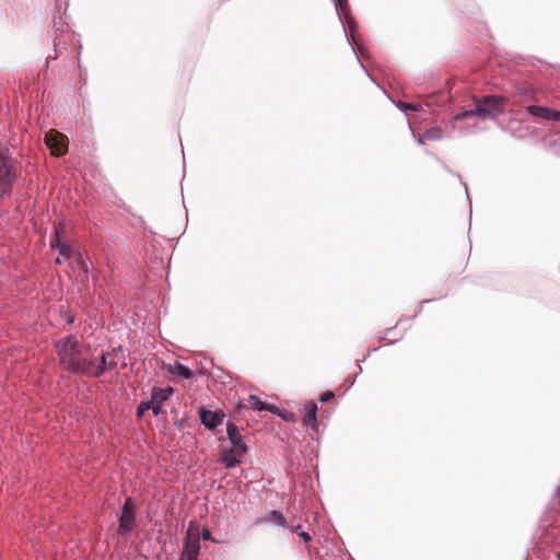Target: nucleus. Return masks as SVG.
<instances>
[{"label":"nucleus","mask_w":560,"mask_h":560,"mask_svg":"<svg viewBox=\"0 0 560 560\" xmlns=\"http://www.w3.org/2000/svg\"><path fill=\"white\" fill-rule=\"evenodd\" d=\"M506 98L499 95H487L476 98V107L457 112L453 119L459 121L470 117L497 119L505 109Z\"/></svg>","instance_id":"nucleus-1"},{"label":"nucleus","mask_w":560,"mask_h":560,"mask_svg":"<svg viewBox=\"0 0 560 560\" xmlns=\"http://www.w3.org/2000/svg\"><path fill=\"white\" fill-rule=\"evenodd\" d=\"M20 176L19 162L11 154L10 150L3 145L0 147V188L1 196L10 195L14 183Z\"/></svg>","instance_id":"nucleus-2"},{"label":"nucleus","mask_w":560,"mask_h":560,"mask_svg":"<svg viewBox=\"0 0 560 560\" xmlns=\"http://www.w3.org/2000/svg\"><path fill=\"white\" fill-rule=\"evenodd\" d=\"M332 1L335 4V10L338 15V19L342 24V30H343L345 36L347 38V42L349 43L350 46H352L351 40H353L355 43L353 33L357 30L358 25H357L354 18L351 14V11H350L349 4H348V0H332ZM351 48L354 51V48L353 47H351Z\"/></svg>","instance_id":"nucleus-3"},{"label":"nucleus","mask_w":560,"mask_h":560,"mask_svg":"<svg viewBox=\"0 0 560 560\" xmlns=\"http://www.w3.org/2000/svg\"><path fill=\"white\" fill-rule=\"evenodd\" d=\"M174 393L172 386L152 388L151 399L145 402V408L151 410L154 416H159L162 412V405Z\"/></svg>","instance_id":"nucleus-4"},{"label":"nucleus","mask_w":560,"mask_h":560,"mask_svg":"<svg viewBox=\"0 0 560 560\" xmlns=\"http://www.w3.org/2000/svg\"><path fill=\"white\" fill-rule=\"evenodd\" d=\"M136 522L135 506L130 498H127L121 506L118 517V533L128 534L133 529Z\"/></svg>","instance_id":"nucleus-5"},{"label":"nucleus","mask_w":560,"mask_h":560,"mask_svg":"<svg viewBox=\"0 0 560 560\" xmlns=\"http://www.w3.org/2000/svg\"><path fill=\"white\" fill-rule=\"evenodd\" d=\"M45 142L47 147L51 150V154L56 156L63 155L68 150L67 137L57 131H50L46 133Z\"/></svg>","instance_id":"nucleus-6"},{"label":"nucleus","mask_w":560,"mask_h":560,"mask_svg":"<svg viewBox=\"0 0 560 560\" xmlns=\"http://www.w3.org/2000/svg\"><path fill=\"white\" fill-rule=\"evenodd\" d=\"M226 435L233 445V450H236L237 454L243 455L247 452V445L244 442V436L241 434L238 427L232 421H229L226 424Z\"/></svg>","instance_id":"nucleus-7"},{"label":"nucleus","mask_w":560,"mask_h":560,"mask_svg":"<svg viewBox=\"0 0 560 560\" xmlns=\"http://www.w3.org/2000/svg\"><path fill=\"white\" fill-rule=\"evenodd\" d=\"M199 416L201 423L208 430L218 428L223 421V415L217 411L207 409L206 407L199 408Z\"/></svg>","instance_id":"nucleus-8"},{"label":"nucleus","mask_w":560,"mask_h":560,"mask_svg":"<svg viewBox=\"0 0 560 560\" xmlns=\"http://www.w3.org/2000/svg\"><path fill=\"white\" fill-rule=\"evenodd\" d=\"M526 112L535 118L560 121V112L544 106L528 105Z\"/></svg>","instance_id":"nucleus-9"},{"label":"nucleus","mask_w":560,"mask_h":560,"mask_svg":"<svg viewBox=\"0 0 560 560\" xmlns=\"http://www.w3.org/2000/svg\"><path fill=\"white\" fill-rule=\"evenodd\" d=\"M117 361L109 358V355L102 351V353L96 359V370L94 373V377H100L104 375L106 372L113 371L117 368Z\"/></svg>","instance_id":"nucleus-10"},{"label":"nucleus","mask_w":560,"mask_h":560,"mask_svg":"<svg viewBox=\"0 0 560 560\" xmlns=\"http://www.w3.org/2000/svg\"><path fill=\"white\" fill-rule=\"evenodd\" d=\"M75 347H79V340L74 336L61 338L57 340L55 343V348L59 359L68 354V352L75 350Z\"/></svg>","instance_id":"nucleus-11"},{"label":"nucleus","mask_w":560,"mask_h":560,"mask_svg":"<svg viewBox=\"0 0 560 560\" xmlns=\"http://www.w3.org/2000/svg\"><path fill=\"white\" fill-rule=\"evenodd\" d=\"M317 405L314 401H307L303 408V423L312 429L317 428Z\"/></svg>","instance_id":"nucleus-12"},{"label":"nucleus","mask_w":560,"mask_h":560,"mask_svg":"<svg viewBox=\"0 0 560 560\" xmlns=\"http://www.w3.org/2000/svg\"><path fill=\"white\" fill-rule=\"evenodd\" d=\"M95 370L96 360L80 357L79 360H77L75 370H73L72 373L94 377Z\"/></svg>","instance_id":"nucleus-13"},{"label":"nucleus","mask_w":560,"mask_h":560,"mask_svg":"<svg viewBox=\"0 0 560 560\" xmlns=\"http://www.w3.org/2000/svg\"><path fill=\"white\" fill-rule=\"evenodd\" d=\"M237 455L238 454H237L236 450L224 448L220 453L219 459L222 464H224V466L226 468H233L241 463V460L237 458Z\"/></svg>","instance_id":"nucleus-14"},{"label":"nucleus","mask_w":560,"mask_h":560,"mask_svg":"<svg viewBox=\"0 0 560 560\" xmlns=\"http://www.w3.org/2000/svg\"><path fill=\"white\" fill-rule=\"evenodd\" d=\"M79 358L80 350L79 347H75V350L68 352V354L60 358L59 362L65 370L72 373L73 370H75L77 360H79Z\"/></svg>","instance_id":"nucleus-15"},{"label":"nucleus","mask_w":560,"mask_h":560,"mask_svg":"<svg viewBox=\"0 0 560 560\" xmlns=\"http://www.w3.org/2000/svg\"><path fill=\"white\" fill-rule=\"evenodd\" d=\"M168 371L170 373L185 380H189L192 377L191 370L180 362H175L173 365H170Z\"/></svg>","instance_id":"nucleus-16"},{"label":"nucleus","mask_w":560,"mask_h":560,"mask_svg":"<svg viewBox=\"0 0 560 560\" xmlns=\"http://www.w3.org/2000/svg\"><path fill=\"white\" fill-rule=\"evenodd\" d=\"M73 258H74V261H75V264H77L78 268H79L82 272H84V273H89L90 268H91V266H92V261L90 260V258H89V257H86V256H85L82 252H80V250H77V252L74 253Z\"/></svg>","instance_id":"nucleus-17"},{"label":"nucleus","mask_w":560,"mask_h":560,"mask_svg":"<svg viewBox=\"0 0 560 560\" xmlns=\"http://www.w3.org/2000/svg\"><path fill=\"white\" fill-rule=\"evenodd\" d=\"M184 541L195 542L196 545H200V536H199V529L194 525L191 522L186 530V535L184 538Z\"/></svg>","instance_id":"nucleus-18"},{"label":"nucleus","mask_w":560,"mask_h":560,"mask_svg":"<svg viewBox=\"0 0 560 560\" xmlns=\"http://www.w3.org/2000/svg\"><path fill=\"white\" fill-rule=\"evenodd\" d=\"M199 551L200 545H196V541H184L183 550L180 551V553L185 556L188 553L190 557L198 559Z\"/></svg>","instance_id":"nucleus-19"},{"label":"nucleus","mask_w":560,"mask_h":560,"mask_svg":"<svg viewBox=\"0 0 560 560\" xmlns=\"http://www.w3.org/2000/svg\"><path fill=\"white\" fill-rule=\"evenodd\" d=\"M424 138L428 141H438L443 138V130L440 127H432L424 131Z\"/></svg>","instance_id":"nucleus-20"},{"label":"nucleus","mask_w":560,"mask_h":560,"mask_svg":"<svg viewBox=\"0 0 560 560\" xmlns=\"http://www.w3.org/2000/svg\"><path fill=\"white\" fill-rule=\"evenodd\" d=\"M248 405L252 409L262 411L266 408V404L256 395H249Z\"/></svg>","instance_id":"nucleus-21"},{"label":"nucleus","mask_w":560,"mask_h":560,"mask_svg":"<svg viewBox=\"0 0 560 560\" xmlns=\"http://www.w3.org/2000/svg\"><path fill=\"white\" fill-rule=\"evenodd\" d=\"M268 520L281 527L287 526V521L280 511L273 510L269 513Z\"/></svg>","instance_id":"nucleus-22"},{"label":"nucleus","mask_w":560,"mask_h":560,"mask_svg":"<svg viewBox=\"0 0 560 560\" xmlns=\"http://www.w3.org/2000/svg\"><path fill=\"white\" fill-rule=\"evenodd\" d=\"M58 252L63 260H68L73 258L77 250H73L72 247L68 244H60Z\"/></svg>","instance_id":"nucleus-23"},{"label":"nucleus","mask_w":560,"mask_h":560,"mask_svg":"<svg viewBox=\"0 0 560 560\" xmlns=\"http://www.w3.org/2000/svg\"><path fill=\"white\" fill-rule=\"evenodd\" d=\"M61 233H62V228L61 226H57L55 229V233H54V236L51 237L50 240V246L51 248H57L59 249V246L60 244H65L62 242V238H61Z\"/></svg>","instance_id":"nucleus-24"},{"label":"nucleus","mask_w":560,"mask_h":560,"mask_svg":"<svg viewBox=\"0 0 560 560\" xmlns=\"http://www.w3.org/2000/svg\"><path fill=\"white\" fill-rule=\"evenodd\" d=\"M282 420L287 422H294L296 420V416L294 412L288 411L285 409H280V411L277 413Z\"/></svg>","instance_id":"nucleus-25"},{"label":"nucleus","mask_w":560,"mask_h":560,"mask_svg":"<svg viewBox=\"0 0 560 560\" xmlns=\"http://www.w3.org/2000/svg\"><path fill=\"white\" fill-rule=\"evenodd\" d=\"M397 107L404 113L408 114V112H416L418 106L415 103H400Z\"/></svg>","instance_id":"nucleus-26"},{"label":"nucleus","mask_w":560,"mask_h":560,"mask_svg":"<svg viewBox=\"0 0 560 560\" xmlns=\"http://www.w3.org/2000/svg\"><path fill=\"white\" fill-rule=\"evenodd\" d=\"M334 397H335L334 392H331V390H326V392H324V393L319 396V401H320L322 404H325V402H328L329 400H331Z\"/></svg>","instance_id":"nucleus-27"},{"label":"nucleus","mask_w":560,"mask_h":560,"mask_svg":"<svg viewBox=\"0 0 560 560\" xmlns=\"http://www.w3.org/2000/svg\"><path fill=\"white\" fill-rule=\"evenodd\" d=\"M200 536V539L202 540H212L213 542H218L215 539L212 538V535H211V532L209 528L205 527L201 532V534H199Z\"/></svg>","instance_id":"nucleus-28"},{"label":"nucleus","mask_w":560,"mask_h":560,"mask_svg":"<svg viewBox=\"0 0 560 560\" xmlns=\"http://www.w3.org/2000/svg\"><path fill=\"white\" fill-rule=\"evenodd\" d=\"M300 529H301V526H300V525H298V526L294 528L295 533H298V535H299V536H300V537H301L305 542H308V541L311 540V536H310V534H308V533H306V532H303V530H301V532H300Z\"/></svg>","instance_id":"nucleus-29"},{"label":"nucleus","mask_w":560,"mask_h":560,"mask_svg":"<svg viewBox=\"0 0 560 560\" xmlns=\"http://www.w3.org/2000/svg\"><path fill=\"white\" fill-rule=\"evenodd\" d=\"M122 350V347L119 345L117 347H114L112 350L109 351H105L109 358L114 359L117 357L118 352H120Z\"/></svg>","instance_id":"nucleus-30"},{"label":"nucleus","mask_w":560,"mask_h":560,"mask_svg":"<svg viewBox=\"0 0 560 560\" xmlns=\"http://www.w3.org/2000/svg\"><path fill=\"white\" fill-rule=\"evenodd\" d=\"M280 409L281 408H279L278 406L272 405V404H270V405L266 404V408H265V410H268V411H270L273 415H277L280 411Z\"/></svg>","instance_id":"nucleus-31"},{"label":"nucleus","mask_w":560,"mask_h":560,"mask_svg":"<svg viewBox=\"0 0 560 560\" xmlns=\"http://www.w3.org/2000/svg\"><path fill=\"white\" fill-rule=\"evenodd\" d=\"M184 423H185V419H178L175 421L174 425L178 429V430H183L184 429Z\"/></svg>","instance_id":"nucleus-32"},{"label":"nucleus","mask_w":560,"mask_h":560,"mask_svg":"<svg viewBox=\"0 0 560 560\" xmlns=\"http://www.w3.org/2000/svg\"><path fill=\"white\" fill-rule=\"evenodd\" d=\"M144 409H147L145 408V404H141L140 406H138V408H137V416L138 417H142V415L144 412Z\"/></svg>","instance_id":"nucleus-33"},{"label":"nucleus","mask_w":560,"mask_h":560,"mask_svg":"<svg viewBox=\"0 0 560 560\" xmlns=\"http://www.w3.org/2000/svg\"><path fill=\"white\" fill-rule=\"evenodd\" d=\"M178 560H198V559L190 557L188 553L186 556L180 553Z\"/></svg>","instance_id":"nucleus-34"},{"label":"nucleus","mask_w":560,"mask_h":560,"mask_svg":"<svg viewBox=\"0 0 560 560\" xmlns=\"http://www.w3.org/2000/svg\"><path fill=\"white\" fill-rule=\"evenodd\" d=\"M427 139L424 138V132L416 138L418 144H423Z\"/></svg>","instance_id":"nucleus-35"},{"label":"nucleus","mask_w":560,"mask_h":560,"mask_svg":"<svg viewBox=\"0 0 560 560\" xmlns=\"http://www.w3.org/2000/svg\"><path fill=\"white\" fill-rule=\"evenodd\" d=\"M62 260H63L62 258L57 257V258L55 259V264L60 265V264L62 262Z\"/></svg>","instance_id":"nucleus-36"},{"label":"nucleus","mask_w":560,"mask_h":560,"mask_svg":"<svg viewBox=\"0 0 560 560\" xmlns=\"http://www.w3.org/2000/svg\"><path fill=\"white\" fill-rule=\"evenodd\" d=\"M67 323L72 325V324L74 323V318H73V317H69V318L67 319Z\"/></svg>","instance_id":"nucleus-37"},{"label":"nucleus","mask_w":560,"mask_h":560,"mask_svg":"<svg viewBox=\"0 0 560 560\" xmlns=\"http://www.w3.org/2000/svg\"><path fill=\"white\" fill-rule=\"evenodd\" d=\"M556 495L560 497V486H558L557 489H556Z\"/></svg>","instance_id":"nucleus-38"},{"label":"nucleus","mask_w":560,"mask_h":560,"mask_svg":"<svg viewBox=\"0 0 560 560\" xmlns=\"http://www.w3.org/2000/svg\"><path fill=\"white\" fill-rule=\"evenodd\" d=\"M359 63H360V67L364 68L363 63L360 61V59L357 57Z\"/></svg>","instance_id":"nucleus-39"},{"label":"nucleus","mask_w":560,"mask_h":560,"mask_svg":"<svg viewBox=\"0 0 560 560\" xmlns=\"http://www.w3.org/2000/svg\"><path fill=\"white\" fill-rule=\"evenodd\" d=\"M409 128H410V131L415 135L413 128L411 126H409Z\"/></svg>","instance_id":"nucleus-40"},{"label":"nucleus","mask_w":560,"mask_h":560,"mask_svg":"<svg viewBox=\"0 0 560 560\" xmlns=\"http://www.w3.org/2000/svg\"><path fill=\"white\" fill-rule=\"evenodd\" d=\"M558 560H560V552L558 553Z\"/></svg>","instance_id":"nucleus-41"}]
</instances>
